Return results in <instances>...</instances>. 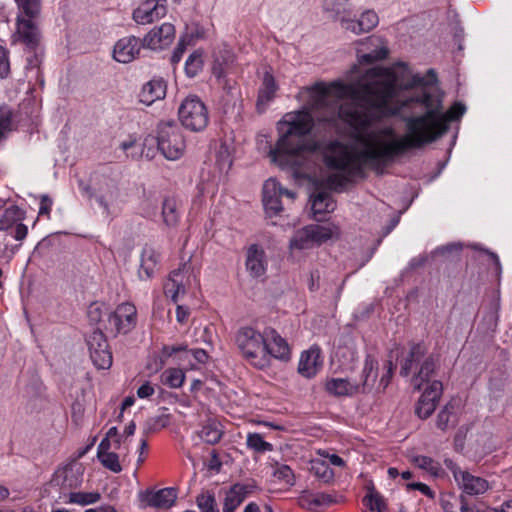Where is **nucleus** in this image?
<instances>
[{"mask_svg": "<svg viewBox=\"0 0 512 512\" xmlns=\"http://www.w3.org/2000/svg\"><path fill=\"white\" fill-rule=\"evenodd\" d=\"M10 74L9 52L0 46V77L6 78Z\"/></svg>", "mask_w": 512, "mask_h": 512, "instance_id": "56", "label": "nucleus"}, {"mask_svg": "<svg viewBox=\"0 0 512 512\" xmlns=\"http://www.w3.org/2000/svg\"><path fill=\"white\" fill-rule=\"evenodd\" d=\"M442 394V382L439 380H433L424 388V391L417 402L415 408L416 415L421 419L429 418L435 411Z\"/></svg>", "mask_w": 512, "mask_h": 512, "instance_id": "16", "label": "nucleus"}, {"mask_svg": "<svg viewBox=\"0 0 512 512\" xmlns=\"http://www.w3.org/2000/svg\"><path fill=\"white\" fill-rule=\"evenodd\" d=\"M315 476L324 482H329L334 477L333 470L324 461H316L312 464Z\"/></svg>", "mask_w": 512, "mask_h": 512, "instance_id": "51", "label": "nucleus"}, {"mask_svg": "<svg viewBox=\"0 0 512 512\" xmlns=\"http://www.w3.org/2000/svg\"><path fill=\"white\" fill-rule=\"evenodd\" d=\"M52 207V200L47 196L43 195L40 201L39 215H46L49 217Z\"/></svg>", "mask_w": 512, "mask_h": 512, "instance_id": "63", "label": "nucleus"}, {"mask_svg": "<svg viewBox=\"0 0 512 512\" xmlns=\"http://www.w3.org/2000/svg\"><path fill=\"white\" fill-rule=\"evenodd\" d=\"M278 90V85L274 76L270 72H265L262 80L261 87L258 91L257 108L260 110L264 108L275 96Z\"/></svg>", "mask_w": 512, "mask_h": 512, "instance_id": "34", "label": "nucleus"}, {"mask_svg": "<svg viewBox=\"0 0 512 512\" xmlns=\"http://www.w3.org/2000/svg\"><path fill=\"white\" fill-rule=\"evenodd\" d=\"M222 437V430L217 423H208L200 431V438L209 444L217 443Z\"/></svg>", "mask_w": 512, "mask_h": 512, "instance_id": "46", "label": "nucleus"}, {"mask_svg": "<svg viewBox=\"0 0 512 512\" xmlns=\"http://www.w3.org/2000/svg\"><path fill=\"white\" fill-rule=\"evenodd\" d=\"M167 85L162 78H154L146 83L140 93L141 102L150 105L166 95Z\"/></svg>", "mask_w": 512, "mask_h": 512, "instance_id": "31", "label": "nucleus"}, {"mask_svg": "<svg viewBox=\"0 0 512 512\" xmlns=\"http://www.w3.org/2000/svg\"><path fill=\"white\" fill-rule=\"evenodd\" d=\"M246 270L253 278L265 275L268 266V259L265 250L258 244H252L247 248Z\"/></svg>", "mask_w": 512, "mask_h": 512, "instance_id": "21", "label": "nucleus"}, {"mask_svg": "<svg viewBox=\"0 0 512 512\" xmlns=\"http://www.w3.org/2000/svg\"><path fill=\"white\" fill-rule=\"evenodd\" d=\"M186 350H187V347L183 346V345L164 346L163 350H162L163 358L160 359V363L157 366V369L158 368H162L165 365V359L164 358H168V357L172 356L173 354H175L177 352L186 351Z\"/></svg>", "mask_w": 512, "mask_h": 512, "instance_id": "58", "label": "nucleus"}, {"mask_svg": "<svg viewBox=\"0 0 512 512\" xmlns=\"http://www.w3.org/2000/svg\"><path fill=\"white\" fill-rule=\"evenodd\" d=\"M323 367L322 351L319 346L312 345L301 353L298 372L303 377L311 379L315 377Z\"/></svg>", "mask_w": 512, "mask_h": 512, "instance_id": "20", "label": "nucleus"}, {"mask_svg": "<svg viewBox=\"0 0 512 512\" xmlns=\"http://www.w3.org/2000/svg\"><path fill=\"white\" fill-rule=\"evenodd\" d=\"M136 322V307L132 303L124 302L108 315L105 329L114 335L127 334L135 327Z\"/></svg>", "mask_w": 512, "mask_h": 512, "instance_id": "11", "label": "nucleus"}, {"mask_svg": "<svg viewBox=\"0 0 512 512\" xmlns=\"http://www.w3.org/2000/svg\"><path fill=\"white\" fill-rule=\"evenodd\" d=\"M182 272L180 270H174L170 273L169 278L164 283V293L167 297L176 303L180 292H184V286L182 284Z\"/></svg>", "mask_w": 512, "mask_h": 512, "instance_id": "38", "label": "nucleus"}, {"mask_svg": "<svg viewBox=\"0 0 512 512\" xmlns=\"http://www.w3.org/2000/svg\"><path fill=\"white\" fill-rule=\"evenodd\" d=\"M188 45V41L186 40V38H180L177 46L175 47L174 51H173V54L171 56V62L172 64H177L180 62L183 54L185 53L186 51V47Z\"/></svg>", "mask_w": 512, "mask_h": 512, "instance_id": "57", "label": "nucleus"}, {"mask_svg": "<svg viewBox=\"0 0 512 512\" xmlns=\"http://www.w3.org/2000/svg\"><path fill=\"white\" fill-rule=\"evenodd\" d=\"M15 41L26 46L29 51H36L41 43V32L34 19L18 16L16 20Z\"/></svg>", "mask_w": 512, "mask_h": 512, "instance_id": "18", "label": "nucleus"}, {"mask_svg": "<svg viewBox=\"0 0 512 512\" xmlns=\"http://www.w3.org/2000/svg\"><path fill=\"white\" fill-rule=\"evenodd\" d=\"M177 499V491L174 488H163L158 491H150L145 495L147 505L154 508L169 509Z\"/></svg>", "mask_w": 512, "mask_h": 512, "instance_id": "29", "label": "nucleus"}, {"mask_svg": "<svg viewBox=\"0 0 512 512\" xmlns=\"http://www.w3.org/2000/svg\"><path fill=\"white\" fill-rule=\"evenodd\" d=\"M363 503L370 512H383L386 508L382 496L377 492H371L365 496Z\"/></svg>", "mask_w": 512, "mask_h": 512, "instance_id": "50", "label": "nucleus"}, {"mask_svg": "<svg viewBox=\"0 0 512 512\" xmlns=\"http://www.w3.org/2000/svg\"><path fill=\"white\" fill-rule=\"evenodd\" d=\"M247 447L256 453H266L273 450V445L264 440L259 433H248L246 439Z\"/></svg>", "mask_w": 512, "mask_h": 512, "instance_id": "43", "label": "nucleus"}, {"mask_svg": "<svg viewBox=\"0 0 512 512\" xmlns=\"http://www.w3.org/2000/svg\"><path fill=\"white\" fill-rule=\"evenodd\" d=\"M285 196L293 201L296 197L295 192L283 188L281 184L270 178L263 185V205L266 213L270 216H277L283 210L281 198Z\"/></svg>", "mask_w": 512, "mask_h": 512, "instance_id": "14", "label": "nucleus"}, {"mask_svg": "<svg viewBox=\"0 0 512 512\" xmlns=\"http://www.w3.org/2000/svg\"><path fill=\"white\" fill-rule=\"evenodd\" d=\"M97 458L99 462L102 464V466L105 467L106 469L114 473H120L122 471L119 456L115 452L105 453L102 454L101 456H98Z\"/></svg>", "mask_w": 512, "mask_h": 512, "instance_id": "48", "label": "nucleus"}, {"mask_svg": "<svg viewBox=\"0 0 512 512\" xmlns=\"http://www.w3.org/2000/svg\"><path fill=\"white\" fill-rule=\"evenodd\" d=\"M336 202L331 192L320 190L312 197V212L316 221H322L320 215H325L334 211Z\"/></svg>", "mask_w": 512, "mask_h": 512, "instance_id": "30", "label": "nucleus"}, {"mask_svg": "<svg viewBox=\"0 0 512 512\" xmlns=\"http://www.w3.org/2000/svg\"><path fill=\"white\" fill-rule=\"evenodd\" d=\"M12 112L7 107H0V140L11 129Z\"/></svg>", "mask_w": 512, "mask_h": 512, "instance_id": "53", "label": "nucleus"}, {"mask_svg": "<svg viewBox=\"0 0 512 512\" xmlns=\"http://www.w3.org/2000/svg\"><path fill=\"white\" fill-rule=\"evenodd\" d=\"M444 464L453 474L455 482L463 493L476 496L484 494L490 488L489 482L485 478L462 470L452 459L446 458Z\"/></svg>", "mask_w": 512, "mask_h": 512, "instance_id": "10", "label": "nucleus"}, {"mask_svg": "<svg viewBox=\"0 0 512 512\" xmlns=\"http://www.w3.org/2000/svg\"><path fill=\"white\" fill-rule=\"evenodd\" d=\"M167 12V0H146L134 9L132 18L139 25H149L164 18Z\"/></svg>", "mask_w": 512, "mask_h": 512, "instance_id": "15", "label": "nucleus"}, {"mask_svg": "<svg viewBox=\"0 0 512 512\" xmlns=\"http://www.w3.org/2000/svg\"><path fill=\"white\" fill-rule=\"evenodd\" d=\"M153 394H154V388L149 382L144 383L137 390V396L139 398H147V397L152 396Z\"/></svg>", "mask_w": 512, "mask_h": 512, "instance_id": "64", "label": "nucleus"}, {"mask_svg": "<svg viewBox=\"0 0 512 512\" xmlns=\"http://www.w3.org/2000/svg\"><path fill=\"white\" fill-rule=\"evenodd\" d=\"M266 339L268 367L270 366L271 358L282 361H288L290 359L291 350L289 344L275 329H266Z\"/></svg>", "mask_w": 512, "mask_h": 512, "instance_id": "23", "label": "nucleus"}, {"mask_svg": "<svg viewBox=\"0 0 512 512\" xmlns=\"http://www.w3.org/2000/svg\"><path fill=\"white\" fill-rule=\"evenodd\" d=\"M439 362L438 355H428L420 365L419 371L414 375L412 382L415 389L421 390L424 384L429 385L432 381L431 378L436 372Z\"/></svg>", "mask_w": 512, "mask_h": 512, "instance_id": "28", "label": "nucleus"}, {"mask_svg": "<svg viewBox=\"0 0 512 512\" xmlns=\"http://www.w3.org/2000/svg\"><path fill=\"white\" fill-rule=\"evenodd\" d=\"M24 212L16 205L6 208L0 217V231H11L17 241H22L28 234V227L22 223Z\"/></svg>", "mask_w": 512, "mask_h": 512, "instance_id": "17", "label": "nucleus"}, {"mask_svg": "<svg viewBox=\"0 0 512 512\" xmlns=\"http://www.w3.org/2000/svg\"><path fill=\"white\" fill-rule=\"evenodd\" d=\"M275 478L280 481H284L286 484L294 483V473L293 470L286 464H281L276 467L273 472Z\"/></svg>", "mask_w": 512, "mask_h": 512, "instance_id": "52", "label": "nucleus"}, {"mask_svg": "<svg viewBox=\"0 0 512 512\" xmlns=\"http://www.w3.org/2000/svg\"><path fill=\"white\" fill-rule=\"evenodd\" d=\"M157 146L166 159L181 158L186 148L181 127L174 121L161 122L157 129Z\"/></svg>", "mask_w": 512, "mask_h": 512, "instance_id": "6", "label": "nucleus"}, {"mask_svg": "<svg viewBox=\"0 0 512 512\" xmlns=\"http://www.w3.org/2000/svg\"><path fill=\"white\" fill-rule=\"evenodd\" d=\"M313 501L317 509L322 506H330L335 502L332 495L326 493H314Z\"/></svg>", "mask_w": 512, "mask_h": 512, "instance_id": "59", "label": "nucleus"}, {"mask_svg": "<svg viewBox=\"0 0 512 512\" xmlns=\"http://www.w3.org/2000/svg\"><path fill=\"white\" fill-rule=\"evenodd\" d=\"M176 30L173 24L163 23L152 28L142 39L143 48L163 50L175 39Z\"/></svg>", "mask_w": 512, "mask_h": 512, "instance_id": "19", "label": "nucleus"}, {"mask_svg": "<svg viewBox=\"0 0 512 512\" xmlns=\"http://www.w3.org/2000/svg\"><path fill=\"white\" fill-rule=\"evenodd\" d=\"M82 476L81 471L74 470L72 467H65L54 473L51 484L58 487L61 493H66L81 486Z\"/></svg>", "mask_w": 512, "mask_h": 512, "instance_id": "24", "label": "nucleus"}, {"mask_svg": "<svg viewBox=\"0 0 512 512\" xmlns=\"http://www.w3.org/2000/svg\"><path fill=\"white\" fill-rule=\"evenodd\" d=\"M178 115L182 125L195 132L206 128L209 122L207 107L196 95H189L182 101Z\"/></svg>", "mask_w": 512, "mask_h": 512, "instance_id": "7", "label": "nucleus"}, {"mask_svg": "<svg viewBox=\"0 0 512 512\" xmlns=\"http://www.w3.org/2000/svg\"><path fill=\"white\" fill-rule=\"evenodd\" d=\"M408 489L410 490H418L423 495L433 498L434 497V491L426 484L421 482H414L407 485Z\"/></svg>", "mask_w": 512, "mask_h": 512, "instance_id": "61", "label": "nucleus"}, {"mask_svg": "<svg viewBox=\"0 0 512 512\" xmlns=\"http://www.w3.org/2000/svg\"><path fill=\"white\" fill-rule=\"evenodd\" d=\"M335 234H339L337 226L330 227L310 224L295 231L290 240V248L293 250L309 249L326 242Z\"/></svg>", "mask_w": 512, "mask_h": 512, "instance_id": "8", "label": "nucleus"}, {"mask_svg": "<svg viewBox=\"0 0 512 512\" xmlns=\"http://www.w3.org/2000/svg\"><path fill=\"white\" fill-rule=\"evenodd\" d=\"M243 357L254 367H268L266 330L260 333L251 327L242 328L236 338Z\"/></svg>", "mask_w": 512, "mask_h": 512, "instance_id": "5", "label": "nucleus"}, {"mask_svg": "<svg viewBox=\"0 0 512 512\" xmlns=\"http://www.w3.org/2000/svg\"><path fill=\"white\" fill-rule=\"evenodd\" d=\"M457 409L456 403L449 401L438 413L436 427L443 432L454 428L458 423Z\"/></svg>", "mask_w": 512, "mask_h": 512, "instance_id": "35", "label": "nucleus"}, {"mask_svg": "<svg viewBox=\"0 0 512 512\" xmlns=\"http://www.w3.org/2000/svg\"><path fill=\"white\" fill-rule=\"evenodd\" d=\"M160 261V253L152 247H145L141 255L140 276L144 274L146 278H151Z\"/></svg>", "mask_w": 512, "mask_h": 512, "instance_id": "36", "label": "nucleus"}, {"mask_svg": "<svg viewBox=\"0 0 512 512\" xmlns=\"http://www.w3.org/2000/svg\"><path fill=\"white\" fill-rule=\"evenodd\" d=\"M366 46L367 53H363L358 56L361 64H373L377 61L384 60L389 53L386 43L383 38L379 36H369L361 43Z\"/></svg>", "mask_w": 512, "mask_h": 512, "instance_id": "26", "label": "nucleus"}, {"mask_svg": "<svg viewBox=\"0 0 512 512\" xmlns=\"http://www.w3.org/2000/svg\"><path fill=\"white\" fill-rule=\"evenodd\" d=\"M163 222L168 227H176L180 221L179 205L175 198L167 197L162 204Z\"/></svg>", "mask_w": 512, "mask_h": 512, "instance_id": "37", "label": "nucleus"}, {"mask_svg": "<svg viewBox=\"0 0 512 512\" xmlns=\"http://www.w3.org/2000/svg\"><path fill=\"white\" fill-rule=\"evenodd\" d=\"M338 118L349 125L353 131V138L357 142L359 135H366L368 128L375 121V117L371 109H363L362 107L351 104L340 105L338 108Z\"/></svg>", "mask_w": 512, "mask_h": 512, "instance_id": "9", "label": "nucleus"}, {"mask_svg": "<svg viewBox=\"0 0 512 512\" xmlns=\"http://www.w3.org/2000/svg\"><path fill=\"white\" fill-rule=\"evenodd\" d=\"M406 133L396 137L392 127L371 130L366 135H359L357 143L362 147L352 151L339 140L327 142L323 149V162L330 170H343L349 174H362L363 166L374 170L383 169L407 151L421 149L430 144L422 127V118L407 116L403 118Z\"/></svg>", "mask_w": 512, "mask_h": 512, "instance_id": "1", "label": "nucleus"}, {"mask_svg": "<svg viewBox=\"0 0 512 512\" xmlns=\"http://www.w3.org/2000/svg\"><path fill=\"white\" fill-rule=\"evenodd\" d=\"M395 368H396V366L394 365L392 360H386L384 362V365H383L384 372H383L382 376L380 377V380H379V383L377 386V390L379 392H384L386 390V388L389 386V384L393 378Z\"/></svg>", "mask_w": 512, "mask_h": 512, "instance_id": "49", "label": "nucleus"}, {"mask_svg": "<svg viewBox=\"0 0 512 512\" xmlns=\"http://www.w3.org/2000/svg\"><path fill=\"white\" fill-rule=\"evenodd\" d=\"M411 102L418 104L417 112L421 113L416 118H422L420 125L432 143L444 135L449 129V123L459 120L466 112V107L461 102H455L446 111L443 112V100L438 94L431 93L426 89H421L405 102V105Z\"/></svg>", "mask_w": 512, "mask_h": 512, "instance_id": "4", "label": "nucleus"}, {"mask_svg": "<svg viewBox=\"0 0 512 512\" xmlns=\"http://www.w3.org/2000/svg\"><path fill=\"white\" fill-rule=\"evenodd\" d=\"M414 464L422 470H425L434 477L442 478L445 476V470L441 464L431 457L418 455L413 459Z\"/></svg>", "mask_w": 512, "mask_h": 512, "instance_id": "40", "label": "nucleus"}, {"mask_svg": "<svg viewBox=\"0 0 512 512\" xmlns=\"http://www.w3.org/2000/svg\"><path fill=\"white\" fill-rule=\"evenodd\" d=\"M88 316L91 321L99 322L102 317L101 306L98 303L91 304L88 310Z\"/></svg>", "mask_w": 512, "mask_h": 512, "instance_id": "62", "label": "nucleus"}, {"mask_svg": "<svg viewBox=\"0 0 512 512\" xmlns=\"http://www.w3.org/2000/svg\"><path fill=\"white\" fill-rule=\"evenodd\" d=\"M325 389L329 394L338 397H351L360 393L359 386H356L355 383L343 378H331L327 380Z\"/></svg>", "mask_w": 512, "mask_h": 512, "instance_id": "32", "label": "nucleus"}, {"mask_svg": "<svg viewBox=\"0 0 512 512\" xmlns=\"http://www.w3.org/2000/svg\"><path fill=\"white\" fill-rule=\"evenodd\" d=\"M378 373V360L372 354H367L364 359L360 380L355 383L356 386H359L360 393L367 394L372 391L376 384Z\"/></svg>", "mask_w": 512, "mask_h": 512, "instance_id": "25", "label": "nucleus"}, {"mask_svg": "<svg viewBox=\"0 0 512 512\" xmlns=\"http://www.w3.org/2000/svg\"><path fill=\"white\" fill-rule=\"evenodd\" d=\"M341 172H343V170H340ZM345 175L344 174H333V175H330L328 178H327V184L330 188H333V189H337L339 187H343L346 185V183L348 182L349 180V177H351V174H349L348 172L344 171ZM356 174H352V176H355Z\"/></svg>", "mask_w": 512, "mask_h": 512, "instance_id": "54", "label": "nucleus"}, {"mask_svg": "<svg viewBox=\"0 0 512 512\" xmlns=\"http://www.w3.org/2000/svg\"><path fill=\"white\" fill-rule=\"evenodd\" d=\"M367 77L372 81L366 83L360 90L356 89L355 96L352 98L363 101L371 110L378 111L384 116H398L406 109L417 110L418 104L411 102L405 105L412 96L404 99L400 104L392 106L389 101L393 99L399 90L398 76L390 68L372 67L367 73Z\"/></svg>", "mask_w": 512, "mask_h": 512, "instance_id": "3", "label": "nucleus"}, {"mask_svg": "<svg viewBox=\"0 0 512 512\" xmlns=\"http://www.w3.org/2000/svg\"><path fill=\"white\" fill-rule=\"evenodd\" d=\"M313 498H314V493L303 494L299 497V505L302 508H305V509H308L311 511H316L317 507H316V504H314Z\"/></svg>", "mask_w": 512, "mask_h": 512, "instance_id": "60", "label": "nucleus"}, {"mask_svg": "<svg viewBox=\"0 0 512 512\" xmlns=\"http://www.w3.org/2000/svg\"><path fill=\"white\" fill-rule=\"evenodd\" d=\"M207 469L211 472L219 473L222 467V461L219 452L211 449L210 457L206 462Z\"/></svg>", "mask_w": 512, "mask_h": 512, "instance_id": "55", "label": "nucleus"}, {"mask_svg": "<svg viewBox=\"0 0 512 512\" xmlns=\"http://www.w3.org/2000/svg\"><path fill=\"white\" fill-rule=\"evenodd\" d=\"M313 127L314 118L308 109L287 113L279 122L282 134L269 155L273 163L283 170L291 171L296 179L307 176L311 154L320 152L323 155L327 144L308 138Z\"/></svg>", "mask_w": 512, "mask_h": 512, "instance_id": "2", "label": "nucleus"}, {"mask_svg": "<svg viewBox=\"0 0 512 512\" xmlns=\"http://www.w3.org/2000/svg\"><path fill=\"white\" fill-rule=\"evenodd\" d=\"M185 380L184 372L179 368H168L161 375V381L170 388H179Z\"/></svg>", "mask_w": 512, "mask_h": 512, "instance_id": "42", "label": "nucleus"}, {"mask_svg": "<svg viewBox=\"0 0 512 512\" xmlns=\"http://www.w3.org/2000/svg\"><path fill=\"white\" fill-rule=\"evenodd\" d=\"M203 52L195 50L191 53L185 63V73L188 77L193 78L197 76L203 69Z\"/></svg>", "mask_w": 512, "mask_h": 512, "instance_id": "41", "label": "nucleus"}, {"mask_svg": "<svg viewBox=\"0 0 512 512\" xmlns=\"http://www.w3.org/2000/svg\"><path fill=\"white\" fill-rule=\"evenodd\" d=\"M20 11L28 17L35 19L41 10V0H16Z\"/></svg>", "mask_w": 512, "mask_h": 512, "instance_id": "47", "label": "nucleus"}, {"mask_svg": "<svg viewBox=\"0 0 512 512\" xmlns=\"http://www.w3.org/2000/svg\"><path fill=\"white\" fill-rule=\"evenodd\" d=\"M142 40L136 36H128L119 39L113 50V57L117 62L130 63L140 53Z\"/></svg>", "mask_w": 512, "mask_h": 512, "instance_id": "22", "label": "nucleus"}, {"mask_svg": "<svg viewBox=\"0 0 512 512\" xmlns=\"http://www.w3.org/2000/svg\"><path fill=\"white\" fill-rule=\"evenodd\" d=\"M248 490L245 485L235 484L226 491V512H233L247 497Z\"/></svg>", "mask_w": 512, "mask_h": 512, "instance_id": "39", "label": "nucleus"}, {"mask_svg": "<svg viewBox=\"0 0 512 512\" xmlns=\"http://www.w3.org/2000/svg\"><path fill=\"white\" fill-rule=\"evenodd\" d=\"M428 347L424 342H418L411 346L410 351L401 364L400 375L407 377L410 375L412 368L415 364H419L420 361L427 354Z\"/></svg>", "mask_w": 512, "mask_h": 512, "instance_id": "33", "label": "nucleus"}, {"mask_svg": "<svg viewBox=\"0 0 512 512\" xmlns=\"http://www.w3.org/2000/svg\"><path fill=\"white\" fill-rule=\"evenodd\" d=\"M100 498L99 492H70L68 502L84 506L96 503Z\"/></svg>", "mask_w": 512, "mask_h": 512, "instance_id": "44", "label": "nucleus"}, {"mask_svg": "<svg viewBox=\"0 0 512 512\" xmlns=\"http://www.w3.org/2000/svg\"><path fill=\"white\" fill-rule=\"evenodd\" d=\"M197 505L201 512H219L213 492L206 490L197 497Z\"/></svg>", "mask_w": 512, "mask_h": 512, "instance_id": "45", "label": "nucleus"}, {"mask_svg": "<svg viewBox=\"0 0 512 512\" xmlns=\"http://www.w3.org/2000/svg\"><path fill=\"white\" fill-rule=\"evenodd\" d=\"M379 22L378 15L373 10L364 11L358 20L342 19L341 27L346 31H351L354 34L369 32L377 26Z\"/></svg>", "mask_w": 512, "mask_h": 512, "instance_id": "27", "label": "nucleus"}, {"mask_svg": "<svg viewBox=\"0 0 512 512\" xmlns=\"http://www.w3.org/2000/svg\"><path fill=\"white\" fill-rule=\"evenodd\" d=\"M308 91L313 106L317 108L325 106L331 95L343 98L355 96L354 94L357 92L353 85L344 84L342 82H333L328 86L322 82H318L309 87Z\"/></svg>", "mask_w": 512, "mask_h": 512, "instance_id": "13", "label": "nucleus"}, {"mask_svg": "<svg viewBox=\"0 0 512 512\" xmlns=\"http://www.w3.org/2000/svg\"><path fill=\"white\" fill-rule=\"evenodd\" d=\"M90 358L97 369H109L113 362L105 334L95 329L86 338Z\"/></svg>", "mask_w": 512, "mask_h": 512, "instance_id": "12", "label": "nucleus"}]
</instances>
